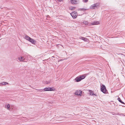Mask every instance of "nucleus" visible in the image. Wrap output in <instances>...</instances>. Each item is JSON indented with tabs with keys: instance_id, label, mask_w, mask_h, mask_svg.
I'll return each instance as SVG.
<instances>
[{
	"instance_id": "obj_19",
	"label": "nucleus",
	"mask_w": 125,
	"mask_h": 125,
	"mask_svg": "<svg viewBox=\"0 0 125 125\" xmlns=\"http://www.w3.org/2000/svg\"><path fill=\"white\" fill-rule=\"evenodd\" d=\"M83 1L85 3H86L88 1V0H83Z\"/></svg>"
},
{
	"instance_id": "obj_15",
	"label": "nucleus",
	"mask_w": 125,
	"mask_h": 125,
	"mask_svg": "<svg viewBox=\"0 0 125 125\" xmlns=\"http://www.w3.org/2000/svg\"><path fill=\"white\" fill-rule=\"evenodd\" d=\"M87 9H78V10L79 11L80 10L81 11H84L86 10H87Z\"/></svg>"
},
{
	"instance_id": "obj_2",
	"label": "nucleus",
	"mask_w": 125,
	"mask_h": 125,
	"mask_svg": "<svg viewBox=\"0 0 125 125\" xmlns=\"http://www.w3.org/2000/svg\"><path fill=\"white\" fill-rule=\"evenodd\" d=\"M55 89L53 87H48L44 88L43 89H39V91L40 92H43L44 91H54Z\"/></svg>"
},
{
	"instance_id": "obj_1",
	"label": "nucleus",
	"mask_w": 125,
	"mask_h": 125,
	"mask_svg": "<svg viewBox=\"0 0 125 125\" xmlns=\"http://www.w3.org/2000/svg\"><path fill=\"white\" fill-rule=\"evenodd\" d=\"M85 77V75H80L76 77L75 79V80L76 82H77L80 81L81 80L84 79Z\"/></svg>"
},
{
	"instance_id": "obj_21",
	"label": "nucleus",
	"mask_w": 125,
	"mask_h": 125,
	"mask_svg": "<svg viewBox=\"0 0 125 125\" xmlns=\"http://www.w3.org/2000/svg\"><path fill=\"white\" fill-rule=\"evenodd\" d=\"M69 9L71 10H74V8H72V7H71Z\"/></svg>"
},
{
	"instance_id": "obj_17",
	"label": "nucleus",
	"mask_w": 125,
	"mask_h": 125,
	"mask_svg": "<svg viewBox=\"0 0 125 125\" xmlns=\"http://www.w3.org/2000/svg\"><path fill=\"white\" fill-rule=\"evenodd\" d=\"M83 24L86 25H87L88 24V23L87 21H84L83 22Z\"/></svg>"
},
{
	"instance_id": "obj_12",
	"label": "nucleus",
	"mask_w": 125,
	"mask_h": 125,
	"mask_svg": "<svg viewBox=\"0 0 125 125\" xmlns=\"http://www.w3.org/2000/svg\"><path fill=\"white\" fill-rule=\"evenodd\" d=\"M30 40L29 41V42H30L33 44H35L36 43V41L34 39L31 38Z\"/></svg>"
},
{
	"instance_id": "obj_13",
	"label": "nucleus",
	"mask_w": 125,
	"mask_h": 125,
	"mask_svg": "<svg viewBox=\"0 0 125 125\" xmlns=\"http://www.w3.org/2000/svg\"><path fill=\"white\" fill-rule=\"evenodd\" d=\"M25 38L28 41H29V40H30V39L31 38L27 35H25Z\"/></svg>"
},
{
	"instance_id": "obj_25",
	"label": "nucleus",
	"mask_w": 125,
	"mask_h": 125,
	"mask_svg": "<svg viewBox=\"0 0 125 125\" xmlns=\"http://www.w3.org/2000/svg\"><path fill=\"white\" fill-rule=\"evenodd\" d=\"M98 43H100L99 42H98Z\"/></svg>"
},
{
	"instance_id": "obj_10",
	"label": "nucleus",
	"mask_w": 125,
	"mask_h": 125,
	"mask_svg": "<svg viewBox=\"0 0 125 125\" xmlns=\"http://www.w3.org/2000/svg\"><path fill=\"white\" fill-rule=\"evenodd\" d=\"M89 94H90V95H93L95 96H96V94H94L93 93V92L92 91L90 90H89Z\"/></svg>"
},
{
	"instance_id": "obj_16",
	"label": "nucleus",
	"mask_w": 125,
	"mask_h": 125,
	"mask_svg": "<svg viewBox=\"0 0 125 125\" xmlns=\"http://www.w3.org/2000/svg\"><path fill=\"white\" fill-rule=\"evenodd\" d=\"M118 100L121 103L124 104V103L122 101L120 98L118 97Z\"/></svg>"
},
{
	"instance_id": "obj_23",
	"label": "nucleus",
	"mask_w": 125,
	"mask_h": 125,
	"mask_svg": "<svg viewBox=\"0 0 125 125\" xmlns=\"http://www.w3.org/2000/svg\"><path fill=\"white\" fill-rule=\"evenodd\" d=\"M59 60L58 62H59V61H62V60Z\"/></svg>"
},
{
	"instance_id": "obj_4",
	"label": "nucleus",
	"mask_w": 125,
	"mask_h": 125,
	"mask_svg": "<svg viewBox=\"0 0 125 125\" xmlns=\"http://www.w3.org/2000/svg\"><path fill=\"white\" fill-rule=\"evenodd\" d=\"M99 3H96L91 5L90 7V8L91 9H95L99 6Z\"/></svg>"
},
{
	"instance_id": "obj_22",
	"label": "nucleus",
	"mask_w": 125,
	"mask_h": 125,
	"mask_svg": "<svg viewBox=\"0 0 125 125\" xmlns=\"http://www.w3.org/2000/svg\"><path fill=\"white\" fill-rule=\"evenodd\" d=\"M0 86H2V83H0Z\"/></svg>"
},
{
	"instance_id": "obj_9",
	"label": "nucleus",
	"mask_w": 125,
	"mask_h": 125,
	"mask_svg": "<svg viewBox=\"0 0 125 125\" xmlns=\"http://www.w3.org/2000/svg\"><path fill=\"white\" fill-rule=\"evenodd\" d=\"M82 91H77L75 93V94L76 95L81 96V95Z\"/></svg>"
},
{
	"instance_id": "obj_20",
	"label": "nucleus",
	"mask_w": 125,
	"mask_h": 125,
	"mask_svg": "<svg viewBox=\"0 0 125 125\" xmlns=\"http://www.w3.org/2000/svg\"><path fill=\"white\" fill-rule=\"evenodd\" d=\"M50 83V81H46V83L47 84H48Z\"/></svg>"
},
{
	"instance_id": "obj_5",
	"label": "nucleus",
	"mask_w": 125,
	"mask_h": 125,
	"mask_svg": "<svg viewBox=\"0 0 125 125\" xmlns=\"http://www.w3.org/2000/svg\"><path fill=\"white\" fill-rule=\"evenodd\" d=\"M17 59H18V60H19V61H18L19 62H25L26 61V59H25L24 57L21 56L20 57H19Z\"/></svg>"
},
{
	"instance_id": "obj_3",
	"label": "nucleus",
	"mask_w": 125,
	"mask_h": 125,
	"mask_svg": "<svg viewBox=\"0 0 125 125\" xmlns=\"http://www.w3.org/2000/svg\"><path fill=\"white\" fill-rule=\"evenodd\" d=\"M101 91L104 94H106L107 93V91L105 86L102 84H101Z\"/></svg>"
},
{
	"instance_id": "obj_11",
	"label": "nucleus",
	"mask_w": 125,
	"mask_h": 125,
	"mask_svg": "<svg viewBox=\"0 0 125 125\" xmlns=\"http://www.w3.org/2000/svg\"><path fill=\"white\" fill-rule=\"evenodd\" d=\"M99 23V22L98 21H95L91 23L92 25H98Z\"/></svg>"
},
{
	"instance_id": "obj_18",
	"label": "nucleus",
	"mask_w": 125,
	"mask_h": 125,
	"mask_svg": "<svg viewBox=\"0 0 125 125\" xmlns=\"http://www.w3.org/2000/svg\"><path fill=\"white\" fill-rule=\"evenodd\" d=\"M2 83V86L3 85H6V84H8V83H7L6 82H3Z\"/></svg>"
},
{
	"instance_id": "obj_24",
	"label": "nucleus",
	"mask_w": 125,
	"mask_h": 125,
	"mask_svg": "<svg viewBox=\"0 0 125 125\" xmlns=\"http://www.w3.org/2000/svg\"><path fill=\"white\" fill-rule=\"evenodd\" d=\"M52 57H54V56H52Z\"/></svg>"
},
{
	"instance_id": "obj_7",
	"label": "nucleus",
	"mask_w": 125,
	"mask_h": 125,
	"mask_svg": "<svg viewBox=\"0 0 125 125\" xmlns=\"http://www.w3.org/2000/svg\"><path fill=\"white\" fill-rule=\"evenodd\" d=\"M71 3L73 4H77L79 3L78 0H71Z\"/></svg>"
},
{
	"instance_id": "obj_6",
	"label": "nucleus",
	"mask_w": 125,
	"mask_h": 125,
	"mask_svg": "<svg viewBox=\"0 0 125 125\" xmlns=\"http://www.w3.org/2000/svg\"><path fill=\"white\" fill-rule=\"evenodd\" d=\"M71 14L72 17L74 19L75 18L77 17L76 15L77 14V12H75L74 11L72 12Z\"/></svg>"
},
{
	"instance_id": "obj_8",
	"label": "nucleus",
	"mask_w": 125,
	"mask_h": 125,
	"mask_svg": "<svg viewBox=\"0 0 125 125\" xmlns=\"http://www.w3.org/2000/svg\"><path fill=\"white\" fill-rule=\"evenodd\" d=\"M79 38L83 40L85 42H88L89 41L88 39L86 38H84L83 37L80 36Z\"/></svg>"
},
{
	"instance_id": "obj_14",
	"label": "nucleus",
	"mask_w": 125,
	"mask_h": 125,
	"mask_svg": "<svg viewBox=\"0 0 125 125\" xmlns=\"http://www.w3.org/2000/svg\"><path fill=\"white\" fill-rule=\"evenodd\" d=\"M5 107L6 108H7L8 110L10 109V105L9 104H8L7 105L6 104L5 105Z\"/></svg>"
}]
</instances>
